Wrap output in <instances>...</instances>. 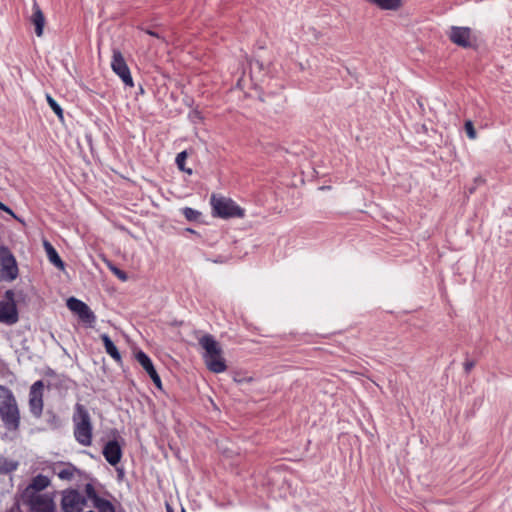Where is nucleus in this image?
<instances>
[{"label":"nucleus","instance_id":"1","mask_svg":"<svg viewBox=\"0 0 512 512\" xmlns=\"http://www.w3.org/2000/svg\"><path fill=\"white\" fill-rule=\"evenodd\" d=\"M199 345L204 350L203 359L207 368L213 373L225 372L227 365L220 343L212 335L206 334L199 339Z\"/></svg>","mask_w":512,"mask_h":512},{"label":"nucleus","instance_id":"2","mask_svg":"<svg viewBox=\"0 0 512 512\" xmlns=\"http://www.w3.org/2000/svg\"><path fill=\"white\" fill-rule=\"evenodd\" d=\"M72 421L76 441L82 446H91L93 426L90 414L84 405L79 403L75 405Z\"/></svg>","mask_w":512,"mask_h":512},{"label":"nucleus","instance_id":"3","mask_svg":"<svg viewBox=\"0 0 512 512\" xmlns=\"http://www.w3.org/2000/svg\"><path fill=\"white\" fill-rule=\"evenodd\" d=\"M0 417L8 430H17L20 414L16 399L8 388L0 386Z\"/></svg>","mask_w":512,"mask_h":512},{"label":"nucleus","instance_id":"4","mask_svg":"<svg viewBox=\"0 0 512 512\" xmlns=\"http://www.w3.org/2000/svg\"><path fill=\"white\" fill-rule=\"evenodd\" d=\"M211 205L215 215L221 218H241L244 216V211L232 199L212 195Z\"/></svg>","mask_w":512,"mask_h":512},{"label":"nucleus","instance_id":"5","mask_svg":"<svg viewBox=\"0 0 512 512\" xmlns=\"http://www.w3.org/2000/svg\"><path fill=\"white\" fill-rule=\"evenodd\" d=\"M26 502L32 512H54L55 503L51 494L31 493L25 495Z\"/></svg>","mask_w":512,"mask_h":512},{"label":"nucleus","instance_id":"6","mask_svg":"<svg viewBox=\"0 0 512 512\" xmlns=\"http://www.w3.org/2000/svg\"><path fill=\"white\" fill-rule=\"evenodd\" d=\"M111 69L113 72L119 76L122 82L129 87L134 86L133 78L131 76L130 69L122 55V53L118 49H113L112 60H111Z\"/></svg>","mask_w":512,"mask_h":512},{"label":"nucleus","instance_id":"7","mask_svg":"<svg viewBox=\"0 0 512 512\" xmlns=\"http://www.w3.org/2000/svg\"><path fill=\"white\" fill-rule=\"evenodd\" d=\"M448 37L452 43L463 48H470L476 42V36L469 27L452 26Z\"/></svg>","mask_w":512,"mask_h":512},{"label":"nucleus","instance_id":"8","mask_svg":"<svg viewBox=\"0 0 512 512\" xmlns=\"http://www.w3.org/2000/svg\"><path fill=\"white\" fill-rule=\"evenodd\" d=\"M86 498L77 490L65 491L62 495L61 506L64 512H82Z\"/></svg>","mask_w":512,"mask_h":512},{"label":"nucleus","instance_id":"9","mask_svg":"<svg viewBox=\"0 0 512 512\" xmlns=\"http://www.w3.org/2000/svg\"><path fill=\"white\" fill-rule=\"evenodd\" d=\"M68 309L75 313L81 321L85 322L89 326H92L95 323L96 316L89 308V306L83 301L70 297L66 303Z\"/></svg>","mask_w":512,"mask_h":512},{"label":"nucleus","instance_id":"10","mask_svg":"<svg viewBox=\"0 0 512 512\" xmlns=\"http://www.w3.org/2000/svg\"><path fill=\"white\" fill-rule=\"evenodd\" d=\"M43 390L44 383L38 380L33 383L29 391V409L36 418H39L43 411Z\"/></svg>","mask_w":512,"mask_h":512},{"label":"nucleus","instance_id":"11","mask_svg":"<svg viewBox=\"0 0 512 512\" xmlns=\"http://www.w3.org/2000/svg\"><path fill=\"white\" fill-rule=\"evenodd\" d=\"M1 261V276L3 279L12 281L18 276V267L14 256L7 252L0 258Z\"/></svg>","mask_w":512,"mask_h":512},{"label":"nucleus","instance_id":"12","mask_svg":"<svg viewBox=\"0 0 512 512\" xmlns=\"http://www.w3.org/2000/svg\"><path fill=\"white\" fill-rule=\"evenodd\" d=\"M136 360L138 363L142 366V368L147 372V374L150 376L153 383L156 385V387L161 388L162 382L161 378L158 375L156 369L154 368V365L149 358V356L144 353L143 351H138L135 355Z\"/></svg>","mask_w":512,"mask_h":512},{"label":"nucleus","instance_id":"13","mask_svg":"<svg viewBox=\"0 0 512 512\" xmlns=\"http://www.w3.org/2000/svg\"><path fill=\"white\" fill-rule=\"evenodd\" d=\"M18 321V311L14 302H0V323L13 325Z\"/></svg>","mask_w":512,"mask_h":512},{"label":"nucleus","instance_id":"14","mask_svg":"<svg viewBox=\"0 0 512 512\" xmlns=\"http://www.w3.org/2000/svg\"><path fill=\"white\" fill-rule=\"evenodd\" d=\"M103 455L110 465H117L122 457V449L119 443L115 440L108 441L103 448Z\"/></svg>","mask_w":512,"mask_h":512},{"label":"nucleus","instance_id":"15","mask_svg":"<svg viewBox=\"0 0 512 512\" xmlns=\"http://www.w3.org/2000/svg\"><path fill=\"white\" fill-rule=\"evenodd\" d=\"M32 15H31V23L34 25L35 34L38 37L43 35L44 25H45V17L43 12L41 11L37 2L33 3L32 6Z\"/></svg>","mask_w":512,"mask_h":512},{"label":"nucleus","instance_id":"16","mask_svg":"<svg viewBox=\"0 0 512 512\" xmlns=\"http://www.w3.org/2000/svg\"><path fill=\"white\" fill-rule=\"evenodd\" d=\"M53 471L58 478L65 481H71L80 474V471L72 464H60L54 467Z\"/></svg>","mask_w":512,"mask_h":512},{"label":"nucleus","instance_id":"17","mask_svg":"<svg viewBox=\"0 0 512 512\" xmlns=\"http://www.w3.org/2000/svg\"><path fill=\"white\" fill-rule=\"evenodd\" d=\"M49 484V478L47 476L39 474L32 479L31 483L26 488L24 496L30 495L31 493H40L42 490L47 488Z\"/></svg>","mask_w":512,"mask_h":512},{"label":"nucleus","instance_id":"18","mask_svg":"<svg viewBox=\"0 0 512 512\" xmlns=\"http://www.w3.org/2000/svg\"><path fill=\"white\" fill-rule=\"evenodd\" d=\"M44 248L47 254V257L49 261L57 268L63 270L64 269V262L60 258L59 254L57 253L56 249L52 246L51 243L48 241H44Z\"/></svg>","mask_w":512,"mask_h":512},{"label":"nucleus","instance_id":"19","mask_svg":"<svg viewBox=\"0 0 512 512\" xmlns=\"http://www.w3.org/2000/svg\"><path fill=\"white\" fill-rule=\"evenodd\" d=\"M101 340L103 341L105 351L108 355H110L115 361L119 362L121 360V355L107 334H102Z\"/></svg>","mask_w":512,"mask_h":512},{"label":"nucleus","instance_id":"20","mask_svg":"<svg viewBox=\"0 0 512 512\" xmlns=\"http://www.w3.org/2000/svg\"><path fill=\"white\" fill-rule=\"evenodd\" d=\"M93 507L96 508L99 512H115L114 506L112 503L104 498L97 496L93 501Z\"/></svg>","mask_w":512,"mask_h":512},{"label":"nucleus","instance_id":"21","mask_svg":"<svg viewBox=\"0 0 512 512\" xmlns=\"http://www.w3.org/2000/svg\"><path fill=\"white\" fill-rule=\"evenodd\" d=\"M18 462L5 457H0V473L7 474L17 469Z\"/></svg>","mask_w":512,"mask_h":512},{"label":"nucleus","instance_id":"22","mask_svg":"<svg viewBox=\"0 0 512 512\" xmlns=\"http://www.w3.org/2000/svg\"><path fill=\"white\" fill-rule=\"evenodd\" d=\"M46 100L50 108L54 111V113L58 116L60 120H63V109L61 106L56 102V100L50 95L46 94Z\"/></svg>","mask_w":512,"mask_h":512},{"label":"nucleus","instance_id":"23","mask_svg":"<svg viewBox=\"0 0 512 512\" xmlns=\"http://www.w3.org/2000/svg\"><path fill=\"white\" fill-rule=\"evenodd\" d=\"M187 156H188L187 152L186 151H182L179 154H177L175 162H176L177 167L179 168V170H181L183 172H186L188 174H192V170L191 169H187L185 167V161L187 159Z\"/></svg>","mask_w":512,"mask_h":512},{"label":"nucleus","instance_id":"24","mask_svg":"<svg viewBox=\"0 0 512 512\" xmlns=\"http://www.w3.org/2000/svg\"><path fill=\"white\" fill-rule=\"evenodd\" d=\"M182 213L188 221H196L201 216V213L199 211L190 207L183 208Z\"/></svg>","mask_w":512,"mask_h":512},{"label":"nucleus","instance_id":"25","mask_svg":"<svg viewBox=\"0 0 512 512\" xmlns=\"http://www.w3.org/2000/svg\"><path fill=\"white\" fill-rule=\"evenodd\" d=\"M464 128H465V132L469 139H471V140L476 139L477 133H476V130L474 128L472 121L467 120L464 124Z\"/></svg>","mask_w":512,"mask_h":512},{"label":"nucleus","instance_id":"26","mask_svg":"<svg viewBox=\"0 0 512 512\" xmlns=\"http://www.w3.org/2000/svg\"><path fill=\"white\" fill-rule=\"evenodd\" d=\"M108 267H109L110 271L115 276H117L121 281H126L128 279L127 274L124 271L117 268L116 266H114L112 264H108Z\"/></svg>","mask_w":512,"mask_h":512},{"label":"nucleus","instance_id":"27","mask_svg":"<svg viewBox=\"0 0 512 512\" xmlns=\"http://www.w3.org/2000/svg\"><path fill=\"white\" fill-rule=\"evenodd\" d=\"M85 493H86L87 498L91 501H93L98 496V494L95 491V488L90 483L85 485Z\"/></svg>","mask_w":512,"mask_h":512},{"label":"nucleus","instance_id":"28","mask_svg":"<svg viewBox=\"0 0 512 512\" xmlns=\"http://www.w3.org/2000/svg\"><path fill=\"white\" fill-rule=\"evenodd\" d=\"M473 367H474V362L473 361H466L464 363V368H465L466 372H469Z\"/></svg>","mask_w":512,"mask_h":512},{"label":"nucleus","instance_id":"29","mask_svg":"<svg viewBox=\"0 0 512 512\" xmlns=\"http://www.w3.org/2000/svg\"><path fill=\"white\" fill-rule=\"evenodd\" d=\"M0 210H3L9 214H12V210L1 202H0Z\"/></svg>","mask_w":512,"mask_h":512},{"label":"nucleus","instance_id":"30","mask_svg":"<svg viewBox=\"0 0 512 512\" xmlns=\"http://www.w3.org/2000/svg\"><path fill=\"white\" fill-rule=\"evenodd\" d=\"M146 33L151 36H154V37H159V35L155 31H152V30H147Z\"/></svg>","mask_w":512,"mask_h":512},{"label":"nucleus","instance_id":"31","mask_svg":"<svg viewBox=\"0 0 512 512\" xmlns=\"http://www.w3.org/2000/svg\"><path fill=\"white\" fill-rule=\"evenodd\" d=\"M182 512H186L185 510H182Z\"/></svg>","mask_w":512,"mask_h":512}]
</instances>
